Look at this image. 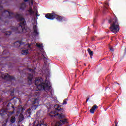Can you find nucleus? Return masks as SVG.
<instances>
[{
    "instance_id": "38",
    "label": "nucleus",
    "mask_w": 126,
    "mask_h": 126,
    "mask_svg": "<svg viewBox=\"0 0 126 126\" xmlns=\"http://www.w3.org/2000/svg\"><path fill=\"white\" fill-rule=\"evenodd\" d=\"M2 126H6V123H4L2 125Z\"/></svg>"
},
{
    "instance_id": "35",
    "label": "nucleus",
    "mask_w": 126,
    "mask_h": 126,
    "mask_svg": "<svg viewBox=\"0 0 126 126\" xmlns=\"http://www.w3.org/2000/svg\"><path fill=\"white\" fill-rule=\"evenodd\" d=\"M43 56L44 59H45L46 60H48V59H47V58H46V57H45V55H44V54H43Z\"/></svg>"
},
{
    "instance_id": "41",
    "label": "nucleus",
    "mask_w": 126,
    "mask_h": 126,
    "mask_svg": "<svg viewBox=\"0 0 126 126\" xmlns=\"http://www.w3.org/2000/svg\"><path fill=\"white\" fill-rule=\"evenodd\" d=\"M91 59H92V56H90Z\"/></svg>"
},
{
    "instance_id": "19",
    "label": "nucleus",
    "mask_w": 126,
    "mask_h": 126,
    "mask_svg": "<svg viewBox=\"0 0 126 126\" xmlns=\"http://www.w3.org/2000/svg\"><path fill=\"white\" fill-rule=\"evenodd\" d=\"M14 91H15V88H13L12 90L10 91V94L11 96L14 95Z\"/></svg>"
},
{
    "instance_id": "3",
    "label": "nucleus",
    "mask_w": 126,
    "mask_h": 126,
    "mask_svg": "<svg viewBox=\"0 0 126 126\" xmlns=\"http://www.w3.org/2000/svg\"><path fill=\"white\" fill-rule=\"evenodd\" d=\"M108 22L111 24V26L110 27L111 31H112V32L114 34H117V33H118L120 31V26L119 25L117 17H115L113 19L109 20Z\"/></svg>"
},
{
    "instance_id": "28",
    "label": "nucleus",
    "mask_w": 126,
    "mask_h": 126,
    "mask_svg": "<svg viewBox=\"0 0 126 126\" xmlns=\"http://www.w3.org/2000/svg\"><path fill=\"white\" fill-rule=\"evenodd\" d=\"M29 70L30 72H34V70L33 69H29Z\"/></svg>"
},
{
    "instance_id": "7",
    "label": "nucleus",
    "mask_w": 126,
    "mask_h": 126,
    "mask_svg": "<svg viewBox=\"0 0 126 126\" xmlns=\"http://www.w3.org/2000/svg\"><path fill=\"white\" fill-rule=\"evenodd\" d=\"M31 114H32V110L30 109H28L25 112V114H24V116L25 118H29Z\"/></svg>"
},
{
    "instance_id": "44",
    "label": "nucleus",
    "mask_w": 126,
    "mask_h": 126,
    "mask_svg": "<svg viewBox=\"0 0 126 126\" xmlns=\"http://www.w3.org/2000/svg\"><path fill=\"white\" fill-rule=\"evenodd\" d=\"M84 64V65H86L85 64Z\"/></svg>"
},
{
    "instance_id": "30",
    "label": "nucleus",
    "mask_w": 126,
    "mask_h": 126,
    "mask_svg": "<svg viewBox=\"0 0 126 126\" xmlns=\"http://www.w3.org/2000/svg\"><path fill=\"white\" fill-rule=\"evenodd\" d=\"M110 51H111V52H114V48H113L112 47H111L110 48Z\"/></svg>"
},
{
    "instance_id": "40",
    "label": "nucleus",
    "mask_w": 126,
    "mask_h": 126,
    "mask_svg": "<svg viewBox=\"0 0 126 126\" xmlns=\"http://www.w3.org/2000/svg\"><path fill=\"white\" fill-rule=\"evenodd\" d=\"M34 126H39V124H37L36 125H35Z\"/></svg>"
},
{
    "instance_id": "45",
    "label": "nucleus",
    "mask_w": 126,
    "mask_h": 126,
    "mask_svg": "<svg viewBox=\"0 0 126 126\" xmlns=\"http://www.w3.org/2000/svg\"><path fill=\"white\" fill-rule=\"evenodd\" d=\"M107 5H108V4H107Z\"/></svg>"
},
{
    "instance_id": "25",
    "label": "nucleus",
    "mask_w": 126,
    "mask_h": 126,
    "mask_svg": "<svg viewBox=\"0 0 126 126\" xmlns=\"http://www.w3.org/2000/svg\"><path fill=\"white\" fill-rule=\"evenodd\" d=\"M8 54H9V52H6V51H5V50H4L3 51V55H7Z\"/></svg>"
},
{
    "instance_id": "1",
    "label": "nucleus",
    "mask_w": 126,
    "mask_h": 126,
    "mask_svg": "<svg viewBox=\"0 0 126 126\" xmlns=\"http://www.w3.org/2000/svg\"><path fill=\"white\" fill-rule=\"evenodd\" d=\"M4 4V2L2 0H0V12L3 17L5 18H9V19H11L15 17L19 24L17 25V27L11 26L10 27V29L15 32L16 34H21L22 32L26 33V28H25V25H26V21H25V19L22 17L21 14H14L12 12H10L7 10H5L3 9V6L2 4Z\"/></svg>"
},
{
    "instance_id": "42",
    "label": "nucleus",
    "mask_w": 126,
    "mask_h": 126,
    "mask_svg": "<svg viewBox=\"0 0 126 126\" xmlns=\"http://www.w3.org/2000/svg\"><path fill=\"white\" fill-rule=\"evenodd\" d=\"M117 84H118V85H120V84H119V83H117Z\"/></svg>"
},
{
    "instance_id": "34",
    "label": "nucleus",
    "mask_w": 126,
    "mask_h": 126,
    "mask_svg": "<svg viewBox=\"0 0 126 126\" xmlns=\"http://www.w3.org/2000/svg\"><path fill=\"white\" fill-rule=\"evenodd\" d=\"M115 126H118V122L115 121Z\"/></svg>"
},
{
    "instance_id": "18",
    "label": "nucleus",
    "mask_w": 126,
    "mask_h": 126,
    "mask_svg": "<svg viewBox=\"0 0 126 126\" xmlns=\"http://www.w3.org/2000/svg\"><path fill=\"white\" fill-rule=\"evenodd\" d=\"M24 118H25V117H24L23 115H20L19 116V120L20 122H22V121H23V120H24Z\"/></svg>"
},
{
    "instance_id": "8",
    "label": "nucleus",
    "mask_w": 126,
    "mask_h": 126,
    "mask_svg": "<svg viewBox=\"0 0 126 126\" xmlns=\"http://www.w3.org/2000/svg\"><path fill=\"white\" fill-rule=\"evenodd\" d=\"M98 108H99V107H98L97 105L96 104L94 105L92 107V108L90 110V113L91 114H94V113L96 112V110H97V109H98Z\"/></svg>"
},
{
    "instance_id": "26",
    "label": "nucleus",
    "mask_w": 126,
    "mask_h": 126,
    "mask_svg": "<svg viewBox=\"0 0 126 126\" xmlns=\"http://www.w3.org/2000/svg\"><path fill=\"white\" fill-rule=\"evenodd\" d=\"M40 126H48L47 123H41Z\"/></svg>"
},
{
    "instance_id": "32",
    "label": "nucleus",
    "mask_w": 126,
    "mask_h": 126,
    "mask_svg": "<svg viewBox=\"0 0 126 126\" xmlns=\"http://www.w3.org/2000/svg\"><path fill=\"white\" fill-rule=\"evenodd\" d=\"M95 20H96V19H93V22H94V24H95Z\"/></svg>"
},
{
    "instance_id": "37",
    "label": "nucleus",
    "mask_w": 126,
    "mask_h": 126,
    "mask_svg": "<svg viewBox=\"0 0 126 126\" xmlns=\"http://www.w3.org/2000/svg\"><path fill=\"white\" fill-rule=\"evenodd\" d=\"M31 4H32L33 5V4H34V2H33V1H32L31 2Z\"/></svg>"
},
{
    "instance_id": "4",
    "label": "nucleus",
    "mask_w": 126,
    "mask_h": 126,
    "mask_svg": "<svg viewBox=\"0 0 126 126\" xmlns=\"http://www.w3.org/2000/svg\"><path fill=\"white\" fill-rule=\"evenodd\" d=\"M46 18L49 19L50 20H53V19H57L58 21H63V20H65V18L64 17L59 16L56 14L54 12H52L51 13H47L45 15Z\"/></svg>"
},
{
    "instance_id": "21",
    "label": "nucleus",
    "mask_w": 126,
    "mask_h": 126,
    "mask_svg": "<svg viewBox=\"0 0 126 126\" xmlns=\"http://www.w3.org/2000/svg\"><path fill=\"white\" fill-rule=\"evenodd\" d=\"M36 46L38 48H39L40 50H44V48H43V45L40 44V43H36Z\"/></svg>"
},
{
    "instance_id": "10",
    "label": "nucleus",
    "mask_w": 126,
    "mask_h": 126,
    "mask_svg": "<svg viewBox=\"0 0 126 126\" xmlns=\"http://www.w3.org/2000/svg\"><path fill=\"white\" fill-rule=\"evenodd\" d=\"M33 74H28L27 79L28 82H32L33 81Z\"/></svg>"
},
{
    "instance_id": "29",
    "label": "nucleus",
    "mask_w": 126,
    "mask_h": 126,
    "mask_svg": "<svg viewBox=\"0 0 126 126\" xmlns=\"http://www.w3.org/2000/svg\"><path fill=\"white\" fill-rule=\"evenodd\" d=\"M9 64L10 65H8V67L9 68H11V63H9Z\"/></svg>"
},
{
    "instance_id": "16",
    "label": "nucleus",
    "mask_w": 126,
    "mask_h": 126,
    "mask_svg": "<svg viewBox=\"0 0 126 126\" xmlns=\"http://www.w3.org/2000/svg\"><path fill=\"white\" fill-rule=\"evenodd\" d=\"M21 54L24 56H26V55H27V54H28V49L23 50L21 52Z\"/></svg>"
},
{
    "instance_id": "36",
    "label": "nucleus",
    "mask_w": 126,
    "mask_h": 126,
    "mask_svg": "<svg viewBox=\"0 0 126 126\" xmlns=\"http://www.w3.org/2000/svg\"><path fill=\"white\" fill-rule=\"evenodd\" d=\"M38 13H39V12H38V11H36V16H38Z\"/></svg>"
},
{
    "instance_id": "17",
    "label": "nucleus",
    "mask_w": 126,
    "mask_h": 126,
    "mask_svg": "<svg viewBox=\"0 0 126 126\" xmlns=\"http://www.w3.org/2000/svg\"><path fill=\"white\" fill-rule=\"evenodd\" d=\"M15 121H16V119H15V117L14 116H12L10 119L11 123H12V124H13L15 123Z\"/></svg>"
},
{
    "instance_id": "24",
    "label": "nucleus",
    "mask_w": 126,
    "mask_h": 126,
    "mask_svg": "<svg viewBox=\"0 0 126 126\" xmlns=\"http://www.w3.org/2000/svg\"><path fill=\"white\" fill-rule=\"evenodd\" d=\"M4 22V21H3V19L2 18L0 17V24H1V23H3Z\"/></svg>"
},
{
    "instance_id": "43",
    "label": "nucleus",
    "mask_w": 126,
    "mask_h": 126,
    "mask_svg": "<svg viewBox=\"0 0 126 126\" xmlns=\"http://www.w3.org/2000/svg\"><path fill=\"white\" fill-rule=\"evenodd\" d=\"M105 8H107V7H105Z\"/></svg>"
},
{
    "instance_id": "39",
    "label": "nucleus",
    "mask_w": 126,
    "mask_h": 126,
    "mask_svg": "<svg viewBox=\"0 0 126 126\" xmlns=\"http://www.w3.org/2000/svg\"><path fill=\"white\" fill-rule=\"evenodd\" d=\"M24 2H27L28 1V0H24Z\"/></svg>"
},
{
    "instance_id": "2",
    "label": "nucleus",
    "mask_w": 126,
    "mask_h": 126,
    "mask_svg": "<svg viewBox=\"0 0 126 126\" xmlns=\"http://www.w3.org/2000/svg\"><path fill=\"white\" fill-rule=\"evenodd\" d=\"M49 84L50 81L46 79L44 82L42 77H38L35 79V85L37 86L36 90L37 91L44 90L46 92L51 91L52 87Z\"/></svg>"
},
{
    "instance_id": "5",
    "label": "nucleus",
    "mask_w": 126,
    "mask_h": 126,
    "mask_svg": "<svg viewBox=\"0 0 126 126\" xmlns=\"http://www.w3.org/2000/svg\"><path fill=\"white\" fill-rule=\"evenodd\" d=\"M2 78L3 79H8V80H15V78L13 76H10L9 74L2 75Z\"/></svg>"
},
{
    "instance_id": "31",
    "label": "nucleus",
    "mask_w": 126,
    "mask_h": 126,
    "mask_svg": "<svg viewBox=\"0 0 126 126\" xmlns=\"http://www.w3.org/2000/svg\"><path fill=\"white\" fill-rule=\"evenodd\" d=\"M31 46V45H30V44H28V49H30Z\"/></svg>"
},
{
    "instance_id": "23",
    "label": "nucleus",
    "mask_w": 126,
    "mask_h": 126,
    "mask_svg": "<svg viewBox=\"0 0 126 126\" xmlns=\"http://www.w3.org/2000/svg\"><path fill=\"white\" fill-rule=\"evenodd\" d=\"M66 101H67V99H65L62 103V105H66V104H67V102Z\"/></svg>"
},
{
    "instance_id": "12",
    "label": "nucleus",
    "mask_w": 126,
    "mask_h": 126,
    "mask_svg": "<svg viewBox=\"0 0 126 126\" xmlns=\"http://www.w3.org/2000/svg\"><path fill=\"white\" fill-rule=\"evenodd\" d=\"M33 33L35 36L39 35V32H38V29H37V25L33 26Z\"/></svg>"
},
{
    "instance_id": "27",
    "label": "nucleus",
    "mask_w": 126,
    "mask_h": 126,
    "mask_svg": "<svg viewBox=\"0 0 126 126\" xmlns=\"http://www.w3.org/2000/svg\"><path fill=\"white\" fill-rule=\"evenodd\" d=\"M9 58V57H1V59L2 60H7V59H8Z\"/></svg>"
},
{
    "instance_id": "11",
    "label": "nucleus",
    "mask_w": 126,
    "mask_h": 126,
    "mask_svg": "<svg viewBox=\"0 0 126 126\" xmlns=\"http://www.w3.org/2000/svg\"><path fill=\"white\" fill-rule=\"evenodd\" d=\"M11 109L14 110V106H13L12 103L9 102L7 105L6 110H10Z\"/></svg>"
},
{
    "instance_id": "22",
    "label": "nucleus",
    "mask_w": 126,
    "mask_h": 126,
    "mask_svg": "<svg viewBox=\"0 0 126 126\" xmlns=\"http://www.w3.org/2000/svg\"><path fill=\"white\" fill-rule=\"evenodd\" d=\"M87 51L90 55V56H93V51L90 50V48H88Z\"/></svg>"
},
{
    "instance_id": "6",
    "label": "nucleus",
    "mask_w": 126,
    "mask_h": 126,
    "mask_svg": "<svg viewBox=\"0 0 126 126\" xmlns=\"http://www.w3.org/2000/svg\"><path fill=\"white\" fill-rule=\"evenodd\" d=\"M37 99H35L34 101L32 102V105L31 107L32 110H35L37 108H38V103L36 102Z\"/></svg>"
},
{
    "instance_id": "14",
    "label": "nucleus",
    "mask_w": 126,
    "mask_h": 126,
    "mask_svg": "<svg viewBox=\"0 0 126 126\" xmlns=\"http://www.w3.org/2000/svg\"><path fill=\"white\" fill-rule=\"evenodd\" d=\"M25 8H26V4H25V3H22L20 6V9L24 10Z\"/></svg>"
},
{
    "instance_id": "33",
    "label": "nucleus",
    "mask_w": 126,
    "mask_h": 126,
    "mask_svg": "<svg viewBox=\"0 0 126 126\" xmlns=\"http://www.w3.org/2000/svg\"><path fill=\"white\" fill-rule=\"evenodd\" d=\"M89 100V98H87L86 100V103H87L88 102V100Z\"/></svg>"
},
{
    "instance_id": "9",
    "label": "nucleus",
    "mask_w": 126,
    "mask_h": 126,
    "mask_svg": "<svg viewBox=\"0 0 126 126\" xmlns=\"http://www.w3.org/2000/svg\"><path fill=\"white\" fill-rule=\"evenodd\" d=\"M14 47H15V48H19V47H20V45H24V42H23L21 41H16V42H14Z\"/></svg>"
},
{
    "instance_id": "13",
    "label": "nucleus",
    "mask_w": 126,
    "mask_h": 126,
    "mask_svg": "<svg viewBox=\"0 0 126 126\" xmlns=\"http://www.w3.org/2000/svg\"><path fill=\"white\" fill-rule=\"evenodd\" d=\"M7 114V110H4V109H2L1 110V112L0 113V115L3 118V116L4 115H6Z\"/></svg>"
},
{
    "instance_id": "15",
    "label": "nucleus",
    "mask_w": 126,
    "mask_h": 126,
    "mask_svg": "<svg viewBox=\"0 0 126 126\" xmlns=\"http://www.w3.org/2000/svg\"><path fill=\"white\" fill-rule=\"evenodd\" d=\"M28 11L29 12L30 15H32V14H34V13H35V11L33 10V8L32 7H30Z\"/></svg>"
},
{
    "instance_id": "20",
    "label": "nucleus",
    "mask_w": 126,
    "mask_h": 126,
    "mask_svg": "<svg viewBox=\"0 0 126 126\" xmlns=\"http://www.w3.org/2000/svg\"><path fill=\"white\" fill-rule=\"evenodd\" d=\"M5 36H10V35H11V31H6L5 32Z\"/></svg>"
}]
</instances>
